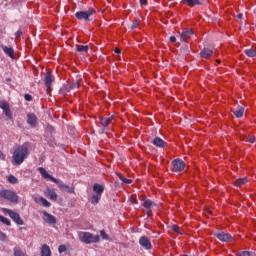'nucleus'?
I'll return each mask as SVG.
<instances>
[{"instance_id":"c756f323","label":"nucleus","mask_w":256,"mask_h":256,"mask_svg":"<svg viewBox=\"0 0 256 256\" xmlns=\"http://www.w3.org/2000/svg\"><path fill=\"white\" fill-rule=\"evenodd\" d=\"M118 179H120L122 183H125V185H131L133 183V180L125 178L122 174H118Z\"/></svg>"},{"instance_id":"58836bf2","label":"nucleus","mask_w":256,"mask_h":256,"mask_svg":"<svg viewBox=\"0 0 256 256\" xmlns=\"http://www.w3.org/2000/svg\"><path fill=\"white\" fill-rule=\"evenodd\" d=\"M3 111H4L5 115H6V117H8L9 119H11V109L9 108V106H8L7 109H5V110H3Z\"/></svg>"},{"instance_id":"f257e3e1","label":"nucleus","mask_w":256,"mask_h":256,"mask_svg":"<svg viewBox=\"0 0 256 256\" xmlns=\"http://www.w3.org/2000/svg\"><path fill=\"white\" fill-rule=\"evenodd\" d=\"M29 153V149L27 146V143L22 144L19 146L13 153L12 159L16 165H21L23 161H25V158L27 157V154Z\"/></svg>"},{"instance_id":"f3484780","label":"nucleus","mask_w":256,"mask_h":256,"mask_svg":"<svg viewBox=\"0 0 256 256\" xmlns=\"http://www.w3.org/2000/svg\"><path fill=\"white\" fill-rule=\"evenodd\" d=\"M93 191L94 193H96V195H103V191H105V186L101 185V184H98V183H95L93 185Z\"/></svg>"},{"instance_id":"09e8293b","label":"nucleus","mask_w":256,"mask_h":256,"mask_svg":"<svg viewBox=\"0 0 256 256\" xmlns=\"http://www.w3.org/2000/svg\"><path fill=\"white\" fill-rule=\"evenodd\" d=\"M115 53L120 54V53H121V50H120L119 48H116V49H115Z\"/></svg>"},{"instance_id":"1a4fd4ad","label":"nucleus","mask_w":256,"mask_h":256,"mask_svg":"<svg viewBox=\"0 0 256 256\" xmlns=\"http://www.w3.org/2000/svg\"><path fill=\"white\" fill-rule=\"evenodd\" d=\"M215 237H217L219 241H222L224 243H229V241H233V236L225 232L216 233Z\"/></svg>"},{"instance_id":"8fccbe9b","label":"nucleus","mask_w":256,"mask_h":256,"mask_svg":"<svg viewBox=\"0 0 256 256\" xmlns=\"http://www.w3.org/2000/svg\"><path fill=\"white\" fill-rule=\"evenodd\" d=\"M238 19H240V20L243 19V14H241V13L238 14Z\"/></svg>"},{"instance_id":"e433bc0d","label":"nucleus","mask_w":256,"mask_h":256,"mask_svg":"<svg viewBox=\"0 0 256 256\" xmlns=\"http://www.w3.org/2000/svg\"><path fill=\"white\" fill-rule=\"evenodd\" d=\"M100 236H101L103 239L109 240V234H106L105 230H101V231H100Z\"/></svg>"},{"instance_id":"2eb2a0df","label":"nucleus","mask_w":256,"mask_h":256,"mask_svg":"<svg viewBox=\"0 0 256 256\" xmlns=\"http://www.w3.org/2000/svg\"><path fill=\"white\" fill-rule=\"evenodd\" d=\"M27 123L30 127H35V125H37V116L33 113L28 114Z\"/></svg>"},{"instance_id":"79ce46f5","label":"nucleus","mask_w":256,"mask_h":256,"mask_svg":"<svg viewBox=\"0 0 256 256\" xmlns=\"http://www.w3.org/2000/svg\"><path fill=\"white\" fill-rule=\"evenodd\" d=\"M0 161H5V155L3 154V151L0 150Z\"/></svg>"},{"instance_id":"aec40b11","label":"nucleus","mask_w":256,"mask_h":256,"mask_svg":"<svg viewBox=\"0 0 256 256\" xmlns=\"http://www.w3.org/2000/svg\"><path fill=\"white\" fill-rule=\"evenodd\" d=\"M201 57H203V59H209V57H211L213 55V50L209 49V48H204L201 52H200Z\"/></svg>"},{"instance_id":"ea45409f","label":"nucleus","mask_w":256,"mask_h":256,"mask_svg":"<svg viewBox=\"0 0 256 256\" xmlns=\"http://www.w3.org/2000/svg\"><path fill=\"white\" fill-rule=\"evenodd\" d=\"M7 239V235L0 231V241H5Z\"/></svg>"},{"instance_id":"7ed1b4c3","label":"nucleus","mask_w":256,"mask_h":256,"mask_svg":"<svg viewBox=\"0 0 256 256\" xmlns=\"http://www.w3.org/2000/svg\"><path fill=\"white\" fill-rule=\"evenodd\" d=\"M142 207H144L143 211L144 213H146V215H148V217H151V215H153V211H155V209H159V206H157L155 202L149 199L142 202Z\"/></svg>"},{"instance_id":"3c124183","label":"nucleus","mask_w":256,"mask_h":256,"mask_svg":"<svg viewBox=\"0 0 256 256\" xmlns=\"http://www.w3.org/2000/svg\"><path fill=\"white\" fill-rule=\"evenodd\" d=\"M131 203H133V204L137 203V199H132Z\"/></svg>"},{"instance_id":"39448f33","label":"nucleus","mask_w":256,"mask_h":256,"mask_svg":"<svg viewBox=\"0 0 256 256\" xmlns=\"http://www.w3.org/2000/svg\"><path fill=\"white\" fill-rule=\"evenodd\" d=\"M2 211L3 213H7V215H9V217L14 221V223H16V225L24 224L23 219H21L19 213L7 208H3Z\"/></svg>"},{"instance_id":"6ab92c4d","label":"nucleus","mask_w":256,"mask_h":256,"mask_svg":"<svg viewBox=\"0 0 256 256\" xmlns=\"http://www.w3.org/2000/svg\"><path fill=\"white\" fill-rule=\"evenodd\" d=\"M2 50L4 51L5 55L13 59L15 55V50L12 47L2 46Z\"/></svg>"},{"instance_id":"423d86ee","label":"nucleus","mask_w":256,"mask_h":256,"mask_svg":"<svg viewBox=\"0 0 256 256\" xmlns=\"http://www.w3.org/2000/svg\"><path fill=\"white\" fill-rule=\"evenodd\" d=\"M95 13V10L89 9L87 11H79L75 13L76 19H79V21H89V17Z\"/></svg>"},{"instance_id":"7c9ffc66","label":"nucleus","mask_w":256,"mask_h":256,"mask_svg":"<svg viewBox=\"0 0 256 256\" xmlns=\"http://www.w3.org/2000/svg\"><path fill=\"white\" fill-rule=\"evenodd\" d=\"M13 255L14 256H25L23 250H21V247L16 246L13 248Z\"/></svg>"},{"instance_id":"a211bd4d","label":"nucleus","mask_w":256,"mask_h":256,"mask_svg":"<svg viewBox=\"0 0 256 256\" xmlns=\"http://www.w3.org/2000/svg\"><path fill=\"white\" fill-rule=\"evenodd\" d=\"M79 81H81V78H77L75 81L70 83L68 87H66V91H75L76 89L79 88Z\"/></svg>"},{"instance_id":"49530a36","label":"nucleus","mask_w":256,"mask_h":256,"mask_svg":"<svg viewBox=\"0 0 256 256\" xmlns=\"http://www.w3.org/2000/svg\"><path fill=\"white\" fill-rule=\"evenodd\" d=\"M140 5H147V0H140Z\"/></svg>"},{"instance_id":"37998d69","label":"nucleus","mask_w":256,"mask_h":256,"mask_svg":"<svg viewBox=\"0 0 256 256\" xmlns=\"http://www.w3.org/2000/svg\"><path fill=\"white\" fill-rule=\"evenodd\" d=\"M31 99H33V97L31 95H29V94L25 95V100L26 101H31Z\"/></svg>"},{"instance_id":"9b49d317","label":"nucleus","mask_w":256,"mask_h":256,"mask_svg":"<svg viewBox=\"0 0 256 256\" xmlns=\"http://www.w3.org/2000/svg\"><path fill=\"white\" fill-rule=\"evenodd\" d=\"M56 185H58L60 191H65L66 193H73L74 189L73 187L63 183V181L57 180Z\"/></svg>"},{"instance_id":"a18cd8bd","label":"nucleus","mask_w":256,"mask_h":256,"mask_svg":"<svg viewBox=\"0 0 256 256\" xmlns=\"http://www.w3.org/2000/svg\"><path fill=\"white\" fill-rule=\"evenodd\" d=\"M255 139H256V138H255L254 136L250 137V138H249V143H255Z\"/></svg>"},{"instance_id":"a878e982","label":"nucleus","mask_w":256,"mask_h":256,"mask_svg":"<svg viewBox=\"0 0 256 256\" xmlns=\"http://www.w3.org/2000/svg\"><path fill=\"white\" fill-rule=\"evenodd\" d=\"M244 53L247 55V57H256V48L245 49Z\"/></svg>"},{"instance_id":"412c9836","label":"nucleus","mask_w":256,"mask_h":256,"mask_svg":"<svg viewBox=\"0 0 256 256\" xmlns=\"http://www.w3.org/2000/svg\"><path fill=\"white\" fill-rule=\"evenodd\" d=\"M35 203H42L43 207H51V202L43 197L34 198Z\"/></svg>"},{"instance_id":"20e7f679","label":"nucleus","mask_w":256,"mask_h":256,"mask_svg":"<svg viewBox=\"0 0 256 256\" xmlns=\"http://www.w3.org/2000/svg\"><path fill=\"white\" fill-rule=\"evenodd\" d=\"M0 197H2V199H6L7 201H11V203H17V201H19V196H17V193L11 190H2L0 192Z\"/></svg>"},{"instance_id":"6e6552de","label":"nucleus","mask_w":256,"mask_h":256,"mask_svg":"<svg viewBox=\"0 0 256 256\" xmlns=\"http://www.w3.org/2000/svg\"><path fill=\"white\" fill-rule=\"evenodd\" d=\"M173 171H183L185 169V162L179 158L172 161Z\"/></svg>"},{"instance_id":"ddd939ff","label":"nucleus","mask_w":256,"mask_h":256,"mask_svg":"<svg viewBox=\"0 0 256 256\" xmlns=\"http://www.w3.org/2000/svg\"><path fill=\"white\" fill-rule=\"evenodd\" d=\"M53 81H55V77H53V75H51L50 72H47L45 74L44 82H45L46 88L48 90L51 89V87H52L51 84L53 83Z\"/></svg>"},{"instance_id":"f03ea898","label":"nucleus","mask_w":256,"mask_h":256,"mask_svg":"<svg viewBox=\"0 0 256 256\" xmlns=\"http://www.w3.org/2000/svg\"><path fill=\"white\" fill-rule=\"evenodd\" d=\"M78 237L81 243H86V245H90V243H99L100 241L99 235L94 236L90 232H79Z\"/></svg>"},{"instance_id":"393cba45","label":"nucleus","mask_w":256,"mask_h":256,"mask_svg":"<svg viewBox=\"0 0 256 256\" xmlns=\"http://www.w3.org/2000/svg\"><path fill=\"white\" fill-rule=\"evenodd\" d=\"M76 50L79 53H87V51H89V45H79V44H77L76 45Z\"/></svg>"},{"instance_id":"864d4df0","label":"nucleus","mask_w":256,"mask_h":256,"mask_svg":"<svg viewBox=\"0 0 256 256\" xmlns=\"http://www.w3.org/2000/svg\"><path fill=\"white\" fill-rule=\"evenodd\" d=\"M7 81H11V79H10V78H8V79H7Z\"/></svg>"},{"instance_id":"c9c22d12","label":"nucleus","mask_w":256,"mask_h":256,"mask_svg":"<svg viewBox=\"0 0 256 256\" xmlns=\"http://www.w3.org/2000/svg\"><path fill=\"white\" fill-rule=\"evenodd\" d=\"M236 256H251V252H249V251L237 252Z\"/></svg>"},{"instance_id":"c85d7f7f","label":"nucleus","mask_w":256,"mask_h":256,"mask_svg":"<svg viewBox=\"0 0 256 256\" xmlns=\"http://www.w3.org/2000/svg\"><path fill=\"white\" fill-rule=\"evenodd\" d=\"M101 201V195L95 194L91 197L90 202L92 205H97Z\"/></svg>"},{"instance_id":"f704fd0d","label":"nucleus","mask_w":256,"mask_h":256,"mask_svg":"<svg viewBox=\"0 0 256 256\" xmlns=\"http://www.w3.org/2000/svg\"><path fill=\"white\" fill-rule=\"evenodd\" d=\"M7 108H9V103H7L5 101H1L0 102V109H2L4 111Z\"/></svg>"},{"instance_id":"9d476101","label":"nucleus","mask_w":256,"mask_h":256,"mask_svg":"<svg viewBox=\"0 0 256 256\" xmlns=\"http://www.w3.org/2000/svg\"><path fill=\"white\" fill-rule=\"evenodd\" d=\"M139 245L143 247V249L149 250L151 249V240L147 236H141L139 239Z\"/></svg>"},{"instance_id":"4468645a","label":"nucleus","mask_w":256,"mask_h":256,"mask_svg":"<svg viewBox=\"0 0 256 256\" xmlns=\"http://www.w3.org/2000/svg\"><path fill=\"white\" fill-rule=\"evenodd\" d=\"M100 123L102 125V127H104V131H109V125H111V123H113V116L108 117V118H101L100 119Z\"/></svg>"},{"instance_id":"dca6fc26","label":"nucleus","mask_w":256,"mask_h":256,"mask_svg":"<svg viewBox=\"0 0 256 256\" xmlns=\"http://www.w3.org/2000/svg\"><path fill=\"white\" fill-rule=\"evenodd\" d=\"M153 145H155V147H160L161 149H163L164 147H167V142L163 141V139H161L160 137H155L153 140Z\"/></svg>"},{"instance_id":"de8ad7c7","label":"nucleus","mask_w":256,"mask_h":256,"mask_svg":"<svg viewBox=\"0 0 256 256\" xmlns=\"http://www.w3.org/2000/svg\"><path fill=\"white\" fill-rule=\"evenodd\" d=\"M137 25H139V22L136 21L133 25H132V29H136Z\"/></svg>"},{"instance_id":"5701e85b","label":"nucleus","mask_w":256,"mask_h":256,"mask_svg":"<svg viewBox=\"0 0 256 256\" xmlns=\"http://www.w3.org/2000/svg\"><path fill=\"white\" fill-rule=\"evenodd\" d=\"M184 5H188V7H195V5H201V1L199 0H183Z\"/></svg>"},{"instance_id":"4c0bfd02","label":"nucleus","mask_w":256,"mask_h":256,"mask_svg":"<svg viewBox=\"0 0 256 256\" xmlns=\"http://www.w3.org/2000/svg\"><path fill=\"white\" fill-rule=\"evenodd\" d=\"M65 251H67V246H65V245H60V246L58 247V252H59V253H65Z\"/></svg>"},{"instance_id":"603ef678","label":"nucleus","mask_w":256,"mask_h":256,"mask_svg":"<svg viewBox=\"0 0 256 256\" xmlns=\"http://www.w3.org/2000/svg\"><path fill=\"white\" fill-rule=\"evenodd\" d=\"M16 35H17V36L22 35L21 31H18V32L16 33Z\"/></svg>"},{"instance_id":"c03bdc74","label":"nucleus","mask_w":256,"mask_h":256,"mask_svg":"<svg viewBox=\"0 0 256 256\" xmlns=\"http://www.w3.org/2000/svg\"><path fill=\"white\" fill-rule=\"evenodd\" d=\"M176 41H177V38L175 36L170 37V42L171 43H176Z\"/></svg>"},{"instance_id":"b1692460","label":"nucleus","mask_w":256,"mask_h":256,"mask_svg":"<svg viewBox=\"0 0 256 256\" xmlns=\"http://www.w3.org/2000/svg\"><path fill=\"white\" fill-rule=\"evenodd\" d=\"M235 117H237V119H241V117H243L244 113H245V108L239 106L237 108V110H235L234 112Z\"/></svg>"},{"instance_id":"a19ab883","label":"nucleus","mask_w":256,"mask_h":256,"mask_svg":"<svg viewBox=\"0 0 256 256\" xmlns=\"http://www.w3.org/2000/svg\"><path fill=\"white\" fill-rule=\"evenodd\" d=\"M172 229H173V231H175V233H181V232H179V226H177V225H173Z\"/></svg>"},{"instance_id":"4be33fe9","label":"nucleus","mask_w":256,"mask_h":256,"mask_svg":"<svg viewBox=\"0 0 256 256\" xmlns=\"http://www.w3.org/2000/svg\"><path fill=\"white\" fill-rule=\"evenodd\" d=\"M41 256H51V248L49 245L44 244L41 248Z\"/></svg>"},{"instance_id":"cd10ccee","label":"nucleus","mask_w":256,"mask_h":256,"mask_svg":"<svg viewBox=\"0 0 256 256\" xmlns=\"http://www.w3.org/2000/svg\"><path fill=\"white\" fill-rule=\"evenodd\" d=\"M191 35H193V31L191 30H185L182 32L181 34V40L185 41L186 39H189V37H191Z\"/></svg>"},{"instance_id":"bb28decb","label":"nucleus","mask_w":256,"mask_h":256,"mask_svg":"<svg viewBox=\"0 0 256 256\" xmlns=\"http://www.w3.org/2000/svg\"><path fill=\"white\" fill-rule=\"evenodd\" d=\"M247 183V178H239L234 181L236 187H243Z\"/></svg>"},{"instance_id":"0eeeda50","label":"nucleus","mask_w":256,"mask_h":256,"mask_svg":"<svg viewBox=\"0 0 256 256\" xmlns=\"http://www.w3.org/2000/svg\"><path fill=\"white\" fill-rule=\"evenodd\" d=\"M42 214V219L45 221V223H48L49 225L57 224V218H55V216L51 215L47 211H43Z\"/></svg>"},{"instance_id":"72a5a7b5","label":"nucleus","mask_w":256,"mask_h":256,"mask_svg":"<svg viewBox=\"0 0 256 256\" xmlns=\"http://www.w3.org/2000/svg\"><path fill=\"white\" fill-rule=\"evenodd\" d=\"M8 182L15 185V183H17V177H15L13 175L8 176Z\"/></svg>"},{"instance_id":"f8f14e48","label":"nucleus","mask_w":256,"mask_h":256,"mask_svg":"<svg viewBox=\"0 0 256 256\" xmlns=\"http://www.w3.org/2000/svg\"><path fill=\"white\" fill-rule=\"evenodd\" d=\"M39 173L42 175V177L44 179H50V181H52V183H57V178L51 176L50 174L47 173V170H45V168L40 167L38 168Z\"/></svg>"},{"instance_id":"473e14b6","label":"nucleus","mask_w":256,"mask_h":256,"mask_svg":"<svg viewBox=\"0 0 256 256\" xmlns=\"http://www.w3.org/2000/svg\"><path fill=\"white\" fill-rule=\"evenodd\" d=\"M0 222L4 225H7V227H11V221L3 216L0 215Z\"/></svg>"},{"instance_id":"2f4dec72","label":"nucleus","mask_w":256,"mask_h":256,"mask_svg":"<svg viewBox=\"0 0 256 256\" xmlns=\"http://www.w3.org/2000/svg\"><path fill=\"white\" fill-rule=\"evenodd\" d=\"M48 195H49L51 201H57V193L55 192V190H53V189L48 190Z\"/></svg>"}]
</instances>
